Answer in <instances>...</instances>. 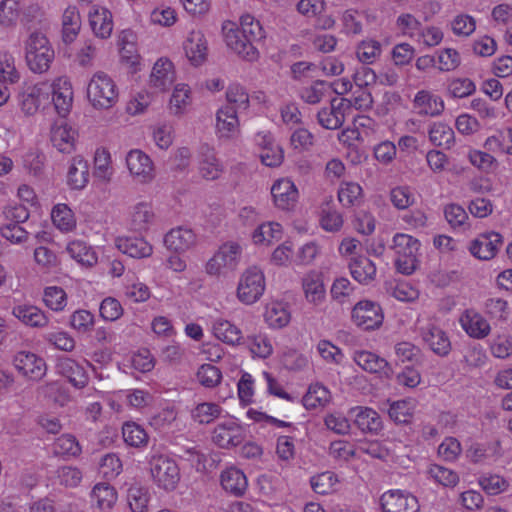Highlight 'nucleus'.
<instances>
[{"mask_svg": "<svg viewBox=\"0 0 512 512\" xmlns=\"http://www.w3.org/2000/svg\"><path fill=\"white\" fill-rule=\"evenodd\" d=\"M502 245V236L496 232H487L480 234L475 238L470 246L471 254L480 260L492 259Z\"/></svg>", "mask_w": 512, "mask_h": 512, "instance_id": "nucleus-16", "label": "nucleus"}, {"mask_svg": "<svg viewBox=\"0 0 512 512\" xmlns=\"http://www.w3.org/2000/svg\"><path fill=\"white\" fill-rule=\"evenodd\" d=\"M302 288L308 303L318 306L324 302L326 290L320 273L315 271L307 273L302 279Z\"/></svg>", "mask_w": 512, "mask_h": 512, "instance_id": "nucleus-29", "label": "nucleus"}, {"mask_svg": "<svg viewBox=\"0 0 512 512\" xmlns=\"http://www.w3.org/2000/svg\"><path fill=\"white\" fill-rule=\"evenodd\" d=\"M414 108L421 116H438L444 110L443 99L429 91H419L414 98Z\"/></svg>", "mask_w": 512, "mask_h": 512, "instance_id": "nucleus-33", "label": "nucleus"}, {"mask_svg": "<svg viewBox=\"0 0 512 512\" xmlns=\"http://www.w3.org/2000/svg\"><path fill=\"white\" fill-rule=\"evenodd\" d=\"M271 194L274 205L287 211L294 209L299 198L298 189L289 178L277 179L271 187Z\"/></svg>", "mask_w": 512, "mask_h": 512, "instance_id": "nucleus-13", "label": "nucleus"}, {"mask_svg": "<svg viewBox=\"0 0 512 512\" xmlns=\"http://www.w3.org/2000/svg\"><path fill=\"white\" fill-rule=\"evenodd\" d=\"M150 501L148 487L134 484L127 491V502L132 512H147Z\"/></svg>", "mask_w": 512, "mask_h": 512, "instance_id": "nucleus-49", "label": "nucleus"}, {"mask_svg": "<svg viewBox=\"0 0 512 512\" xmlns=\"http://www.w3.org/2000/svg\"><path fill=\"white\" fill-rule=\"evenodd\" d=\"M354 362L364 371L372 374H378L380 377L390 379L393 375V369L388 361L376 353L360 350L353 354Z\"/></svg>", "mask_w": 512, "mask_h": 512, "instance_id": "nucleus-15", "label": "nucleus"}, {"mask_svg": "<svg viewBox=\"0 0 512 512\" xmlns=\"http://www.w3.org/2000/svg\"><path fill=\"white\" fill-rule=\"evenodd\" d=\"M239 29L252 45L264 38V30L260 22L250 14L241 16Z\"/></svg>", "mask_w": 512, "mask_h": 512, "instance_id": "nucleus-56", "label": "nucleus"}, {"mask_svg": "<svg viewBox=\"0 0 512 512\" xmlns=\"http://www.w3.org/2000/svg\"><path fill=\"white\" fill-rule=\"evenodd\" d=\"M245 430L235 418H228L214 428L213 442L221 448H230L243 442Z\"/></svg>", "mask_w": 512, "mask_h": 512, "instance_id": "nucleus-9", "label": "nucleus"}, {"mask_svg": "<svg viewBox=\"0 0 512 512\" xmlns=\"http://www.w3.org/2000/svg\"><path fill=\"white\" fill-rule=\"evenodd\" d=\"M115 174L112 156L105 147H98L93 158V176L101 184H109Z\"/></svg>", "mask_w": 512, "mask_h": 512, "instance_id": "nucleus-25", "label": "nucleus"}, {"mask_svg": "<svg viewBox=\"0 0 512 512\" xmlns=\"http://www.w3.org/2000/svg\"><path fill=\"white\" fill-rule=\"evenodd\" d=\"M89 23L93 33L101 38L110 37L113 30V21L111 12L99 6H93L89 12Z\"/></svg>", "mask_w": 512, "mask_h": 512, "instance_id": "nucleus-34", "label": "nucleus"}, {"mask_svg": "<svg viewBox=\"0 0 512 512\" xmlns=\"http://www.w3.org/2000/svg\"><path fill=\"white\" fill-rule=\"evenodd\" d=\"M67 253L71 258L75 259L78 263L85 266H92L97 262L95 252L85 242L75 240L67 245Z\"/></svg>", "mask_w": 512, "mask_h": 512, "instance_id": "nucleus-51", "label": "nucleus"}, {"mask_svg": "<svg viewBox=\"0 0 512 512\" xmlns=\"http://www.w3.org/2000/svg\"><path fill=\"white\" fill-rule=\"evenodd\" d=\"M427 474L431 480L443 487L453 488L459 482V476L454 470L438 464H431Z\"/></svg>", "mask_w": 512, "mask_h": 512, "instance_id": "nucleus-53", "label": "nucleus"}, {"mask_svg": "<svg viewBox=\"0 0 512 512\" xmlns=\"http://www.w3.org/2000/svg\"><path fill=\"white\" fill-rule=\"evenodd\" d=\"M134 275L127 274L125 276L124 295L127 299L134 303L145 302L150 298L151 292L149 287L134 279Z\"/></svg>", "mask_w": 512, "mask_h": 512, "instance_id": "nucleus-50", "label": "nucleus"}, {"mask_svg": "<svg viewBox=\"0 0 512 512\" xmlns=\"http://www.w3.org/2000/svg\"><path fill=\"white\" fill-rule=\"evenodd\" d=\"M196 243V234L192 229L186 227L173 228L164 237V244L167 249L177 253L190 250Z\"/></svg>", "mask_w": 512, "mask_h": 512, "instance_id": "nucleus-19", "label": "nucleus"}, {"mask_svg": "<svg viewBox=\"0 0 512 512\" xmlns=\"http://www.w3.org/2000/svg\"><path fill=\"white\" fill-rule=\"evenodd\" d=\"M176 80L173 63L167 58L158 59L150 75V85L158 91H166Z\"/></svg>", "mask_w": 512, "mask_h": 512, "instance_id": "nucleus-22", "label": "nucleus"}, {"mask_svg": "<svg viewBox=\"0 0 512 512\" xmlns=\"http://www.w3.org/2000/svg\"><path fill=\"white\" fill-rule=\"evenodd\" d=\"M349 269L352 277L360 284H369L376 277L375 264L365 256H357L351 259Z\"/></svg>", "mask_w": 512, "mask_h": 512, "instance_id": "nucleus-38", "label": "nucleus"}, {"mask_svg": "<svg viewBox=\"0 0 512 512\" xmlns=\"http://www.w3.org/2000/svg\"><path fill=\"white\" fill-rule=\"evenodd\" d=\"M43 301L52 311L60 312L67 305V295L61 287L49 286L44 290Z\"/></svg>", "mask_w": 512, "mask_h": 512, "instance_id": "nucleus-58", "label": "nucleus"}, {"mask_svg": "<svg viewBox=\"0 0 512 512\" xmlns=\"http://www.w3.org/2000/svg\"><path fill=\"white\" fill-rule=\"evenodd\" d=\"M51 218L54 226L62 232H70L76 227L75 215L66 204L55 205L51 212Z\"/></svg>", "mask_w": 512, "mask_h": 512, "instance_id": "nucleus-48", "label": "nucleus"}, {"mask_svg": "<svg viewBox=\"0 0 512 512\" xmlns=\"http://www.w3.org/2000/svg\"><path fill=\"white\" fill-rule=\"evenodd\" d=\"M223 30L225 43L230 50L247 61H255L258 58L257 48L252 45L247 37L243 36L239 28L231 25L230 28L224 26Z\"/></svg>", "mask_w": 512, "mask_h": 512, "instance_id": "nucleus-10", "label": "nucleus"}, {"mask_svg": "<svg viewBox=\"0 0 512 512\" xmlns=\"http://www.w3.org/2000/svg\"><path fill=\"white\" fill-rule=\"evenodd\" d=\"M352 321L364 330L378 328L384 319L381 307L369 300L359 301L352 309Z\"/></svg>", "mask_w": 512, "mask_h": 512, "instance_id": "nucleus-8", "label": "nucleus"}, {"mask_svg": "<svg viewBox=\"0 0 512 512\" xmlns=\"http://www.w3.org/2000/svg\"><path fill=\"white\" fill-rule=\"evenodd\" d=\"M222 412V408L212 402H204L198 404L192 411L193 419L200 424H209L218 418Z\"/></svg>", "mask_w": 512, "mask_h": 512, "instance_id": "nucleus-60", "label": "nucleus"}, {"mask_svg": "<svg viewBox=\"0 0 512 512\" xmlns=\"http://www.w3.org/2000/svg\"><path fill=\"white\" fill-rule=\"evenodd\" d=\"M355 413V423L359 429L368 432H377L382 427L379 414L368 407H356L352 410Z\"/></svg>", "mask_w": 512, "mask_h": 512, "instance_id": "nucleus-44", "label": "nucleus"}, {"mask_svg": "<svg viewBox=\"0 0 512 512\" xmlns=\"http://www.w3.org/2000/svg\"><path fill=\"white\" fill-rule=\"evenodd\" d=\"M89 182L88 162L81 155L72 157L67 171V184L71 189H84Z\"/></svg>", "mask_w": 512, "mask_h": 512, "instance_id": "nucleus-32", "label": "nucleus"}, {"mask_svg": "<svg viewBox=\"0 0 512 512\" xmlns=\"http://www.w3.org/2000/svg\"><path fill=\"white\" fill-rule=\"evenodd\" d=\"M382 54V44L373 38H366L356 46L357 59L366 65L376 62Z\"/></svg>", "mask_w": 512, "mask_h": 512, "instance_id": "nucleus-47", "label": "nucleus"}, {"mask_svg": "<svg viewBox=\"0 0 512 512\" xmlns=\"http://www.w3.org/2000/svg\"><path fill=\"white\" fill-rule=\"evenodd\" d=\"M463 330L475 339H483L490 334L491 327L488 321L473 309L466 310L460 317Z\"/></svg>", "mask_w": 512, "mask_h": 512, "instance_id": "nucleus-23", "label": "nucleus"}, {"mask_svg": "<svg viewBox=\"0 0 512 512\" xmlns=\"http://www.w3.org/2000/svg\"><path fill=\"white\" fill-rule=\"evenodd\" d=\"M392 249L396 255L397 270L406 275L413 273L418 262L419 240L411 235L398 233L393 237Z\"/></svg>", "mask_w": 512, "mask_h": 512, "instance_id": "nucleus-5", "label": "nucleus"}, {"mask_svg": "<svg viewBox=\"0 0 512 512\" xmlns=\"http://www.w3.org/2000/svg\"><path fill=\"white\" fill-rule=\"evenodd\" d=\"M25 58L31 71L43 73L48 70L54 59V50L44 34L33 32L29 35L25 42Z\"/></svg>", "mask_w": 512, "mask_h": 512, "instance_id": "nucleus-2", "label": "nucleus"}, {"mask_svg": "<svg viewBox=\"0 0 512 512\" xmlns=\"http://www.w3.org/2000/svg\"><path fill=\"white\" fill-rule=\"evenodd\" d=\"M264 319L269 327L279 329L288 325L291 315L284 303L272 302L266 306Z\"/></svg>", "mask_w": 512, "mask_h": 512, "instance_id": "nucleus-43", "label": "nucleus"}, {"mask_svg": "<svg viewBox=\"0 0 512 512\" xmlns=\"http://www.w3.org/2000/svg\"><path fill=\"white\" fill-rule=\"evenodd\" d=\"M191 91L186 84H177L170 99V110L173 114H182L191 103Z\"/></svg>", "mask_w": 512, "mask_h": 512, "instance_id": "nucleus-57", "label": "nucleus"}, {"mask_svg": "<svg viewBox=\"0 0 512 512\" xmlns=\"http://www.w3.org/2000/svg\"><path fill=\"white\" fill-rule=\"evenodd\" d=\"M50 86L40 82L27 87L20 95L21 110L28 116L34 115L42 104L49 101Z\"/></svg>", "mask_w": 512, "mask_h": 512, "instance_id": "nucleus-14", "label": "nucleus"}, {"mask_svg": "<svg viewBox=\"0 0 512 512\" xmlns=\"http://www.w3.org/2000/svg\"><path fill=\"white\" fill-rule=\"evenodd\" d=\"M430 142L438 147L450 149L455 141L453 129L444 122H433L428 129Z\"/></svg>", "mask_w": 512, "mask_h": 512, "instance_id": "nucleus-42", "label": "nucleus"}, {"mask_svg": "<svg viewBox=\"0 0 512 512\" xmlns=\"http://www.w3.org/2000/svg\"><path fill=\"white\" fill-rule=\"evenodd\" d=\"M282 237V226L277 222H264L252 233V241L255 245L269 246Z\"/></svg>", "mask_w": 512, "mask_h": 512, "instance_id": "nucleus-41", "label": "nucleus"}, {"mask_svg": "<svg viewBox=\"0 0 512 512\" xmlns=\"http://www.w3.org/2000/svg\"><path fill=\"white\" fill-rule=\"evenodd\" d=\"M242 247L239 243L229 241L222 244L205 264L209 276H226L234 271L241 259Z\"/></svg>", "mask_w": 512, "mask_h": 512, "instance_id": "nucleus-3", "label": "nucleus"}, {"mask_svg": "<svg viewBox=\"0 0 512 512\" xmlns=\"http://www.w3.org/2000/svg\"><path fill=\"white\" fill-rule=\"evenodd\" d=\"M331 400L330 391L320 383L311 384L303 397V405L306 409H317L326 406Z\"/></svg>", "mask_w": 512, "mask_h": 512, "instance_id": "nucleus-46", "label": "nucleus"}, {"mask_svg": "<svg viewBox=\"0 0 512 512\" xmlns=\"http://www.w3.org/2000/svg\"><path fill=\"white\" fill-rule=\"evenodd\" d=\"M422 338L429 348L439 356H446L451 350V342L446 332L434 323L422 327Z\"/></svg>", "mask_w": 512, "mask_h": 512, "instance_id": "nucleus-21", "label": "nucleus"}, {"mask_svg": "<svg viewBox=\"0 0 512 512\" xmlns=\"http://www.w3.org/2000/svg\"><path fill=\"white\" fill-rule=\"evenodd\" d=\"M20 74L15 66V58L8 53L0 54V83L14 84L18 82Z\"/></svg>", "mask_w": 512, "mask_h": 512, "instance_id": "nucleus-61", "label": "nucleus"}, {"mask_svg": "<svg viewBox=\"0 0 512 512\" xmlns=\"http://www.w3.org/2000/svg\"><path fill=\"white\" fill-rule=\"evenodd\" d=\"M116 247L132 258H147L153 253V246L143 237H118Z\"/></svg>", "mask_w": 512, "mask_h": 512, "instance_id": "nucleus-30", "label": "nucleus"}, {"mask_svg": "<svg viewBox=\"0 0 512 512\" xmlns=\"http://www.w3.org/2000/svg\"><path fill=\"white\" fill-rule=\"evenodd\" d=\"M338 482L336 475L333 472L326 471L317 474L310 479V484L313 491L317 494L326 495L335 490Z\"/></svg>", "mask_w": 512, "mask_h": 512, "instance_id": "nucleus-62", "label": "nucleus"}, {"mask_svg": "<svg viewBox=\"0 0 512 512\" xmlns=\"http://www.w3.org/2000/svg\"><path fill=\"white\" fill-rule=\"evenodd\" d=\"M129 225L134 231H147L154 223L155 213L152 205L147 201H140L134 204L129 211Z\"/></svg>", "mask_w": 512, "mask_h": 512, "instance_id": "nucleus-26", "label": "nucleus"}, {"mask_svg": "<svg viewBox=\"0 0 512 512\" xmlns=\"http://www.w3.org/2000/svg\"><path fill=\"white\" fill-rule=\"evenodd\" d=\"M81 28V17L75 6H68L62 15V38L65 43H72Z\"/></svg>", "mask_w": 512, "mask_h": 512, "instance_id": "nucleus-39", "label": "nucleus"}, {"mask_svg": "<svg viewBox=\"0 0 512 512\" xmlns=\"http://www.w3.org/2000/svg\"><path fill=\"white\" fill-rule=\"evenodd\" d=\"M198 172L200 176L209 181L217 180L224 172L221 160L216 156L213 148L203 146L198 160Z\"/></svg>", "mask_w": 512, "mask_h": 512, "instance_id": "nucleus-20", "label": "nucleus"}, {"mask_svg": "<svg viewBox=\"0 0 512 512\" xmlns=\"http://www.w3.org/2000/svg\"><path fill=\"white\" fill-rule=\"evenodd\" d=\"M329 85L324 81H315L310 86L303 87L300 91L301 99L308 104H317L329 91Z\"/></svg>", "mask_w": 512, "mask_h": 512, "instance_id": "nucleus-64", "label": "nucleus"}, {"mask_svg": "<svg viewBox=\"0 0 512 512\" xmlns=\"http://www.w3.org/2000/svg\"><path fill=\"white\" fill-rule=\"evenodd\" d=\"M92 502L102 511H109L117 501L116 490L107 483H98L91 493Z\"/></svg>", "mask_w": 512, "mask_h": 512, "instance_id": "nucleus-45", "label": "nucleus"}, {"mask_svg": "<svg viewBox=\"0 0 512 512\" xmlns=\"http://www.w3.org/2000/svg\"><path fill=\"white\" fill-rule=\"evenodd\" d=\"M12 314L24 325L33 328H45L50 322L49 317L44 311L31 304H19L14 306Z\"/></svg>", "mask_w": 512, "mask_h": 512, "instance_id": "nucleus-27", "label": "nucleus"}, {"mask_svg": "<svg viewBox=\"0 0 512 512\" xmlns=\"http://www.w3.org/2000/svg\"><path fill=\"white\" fill-rule=\"evenodd\" d=\"M362 196V187L356 182H343L338 190V200L344 207L359 205Z\"/></svg>", "mask_w": 512, "mask_h": 512, "instance_id": "nucleus-54", "label": "nucleus"}, {"mask_svg": "<svg viewBox=\"0 0 512 512\" xmlns=\"http://www.w3.org/2000/svg\"><path fill=\"white\" fill-rule=\"evenodd\" d=\"M49 86L56 111L61 116L67 115L73 103V89L70 80L66 77H59Z\"/></svg>", "mask_w": 512, "mask_h": 512, "instance_id": "nucleus-17", "label": "nucleus"}, {"mask_svg": "<svg viewBox=\"0 0 512 512\" xmlns=\"http://www.w3.org/2000/svg\"><path fill=\"white\" fill-rule=\"evenodd\" d=\"M119 92L115 81L104 72L93 74L87 85V99L93 108L109 109L118 102Z\"/></svg>", "mask_w": 512, "mask_h": 512, "instance_id": "nucleus-1", "label": "nucleus"}, {"mask_svg": "<svg viewBox=\"0 0 512 512\" xmlns=\"http://www.w3.org/2000/svg\"><path fill=\"white\" fill-rule=\"evenodd\" d=\"M484 147L494 153L512 155V128L497 130L485 140Z\"/></svg>", "mask_w": 512, "mask_h": 512, "instance_id": "nucleus-40", "label": "nucleus"}, {"mask_svg": "<svg viewBox=\"0 0 512 512\" xmlns=\"http://www.w3.org/2000/svg\"><path fill=\"white\" fill-rule=\"evenodd\" d=\"M221 485L227 492L241 496L248 487L246 475L236 467H230L221 473Z\"/></svg>", "mask_w": 512, "mask_h": 512, "instance_id": "nucleus-37", "label": "nucleus"}, {"mask_svg": "<svg viewBox=\"0 0 512 512\" xmlns=\"http://www.w3.org/2000/svg\"><path fill=\"white\" fill-rule=\"evenodd\" d=\"M82 448L75 436L63 434L58 437L53 444L54 454L66 458L78 457Z\"/></svg>", "mask_w": 512, "mask_h": 512, "instance_id": "nucleus-52", "label": "nucleus"}, {"mask_svg": "<svg viewBox=\"0 0 512 512\" xmlns=\"http://www.w3.org/2000/svg\"><path fill=\"white\" fill-rule=\"evenodd\" d=\"M13 365L19 373L30 380H40L46 373L44 360L29 351L16 353Z\"/></svg>", "mask_w": 512, "mask_h": 512, "instance_id": "nucleus-12", "label": "nucleus"}, {"mask_svg": "<svg viewBox=\"0 0 512 512\" xmlns=\"http://www.w3.org/2000/svg\"><path fill=\"white\" fill-rule=\"evenodd\" d=\"M239 114L220 107L216 113V133L221 139H233L240 132Z\"/></svg>", "mask_w": 512, "mask_h": 512, "instance_id": "nucleus-24", "label": "nucleus"}, {"mask_svg": "<svg viewBox=\"0 0 512 512\" xmlns=\"http://www.w3.org/2000/svg\"><path fill=\"white\" fill-rule=\"evenodd\" d=\"M21 10L20 0H2L0 3V24L7 27L15 24Z\"/></svg>", "mask_w": 512, "mask_h": 512, "instance_id": "nucleus-63", "label": "nucleus"}, {"mask_svg": "<svg viewBox=\"0 0 512 512\" xmlns=\"http://www.w3.org/2000/svg\"><path fill=\"white\" fill-rule=\"evenodd\" d=\"M153 483L167 492L176 489L181 475L176 461L166 455H154L149 461Z\"/></svg>", "mask_w": 512, "mask_h": 512, "instance_id": "nucleus-4", "label": "nucleus"}, {"mask_svg": "<svg viewBox=\"0 0 512 512\" xmlns=\"http://www.w3.org/2000/svg\"><path fill=\"white\" fill-rule=\"evenodd\" d=\"M176 10L166 4H160L153 8L149 15V21L153 25L171 27L177 22Z\"/></svg>", "mask_w": 512, "mask_h": 512, "instance_id": "nucleus-55", "label": "nucleus"}, {"mask_svg": "<svg viewBox=\"0 0 512 512\" xmlns=\"http://www.w3.org/2000/svg\"><path fill=\"white\" fill-rule=\"evenodd\" d=\"M55 368L58 374L67 378L69 383L77 389L84 388L89 381V376L84 367L72 358L59 357Z\"/></svg>", "mask_w": 512, "mask_h": 512, "instance_id": "nucleus-18", "label": "nucleus"}, {"mask_svg": "<svg viewBox=\"0 0 512 512\" xmlns=\"http://www.w3.org/2000/svg\"><path fill=\"white\" fill-rule=\"evenodd\" d=\"M125 443L133 447L145 446L148 442L146 431L136 423H125L122 427Z\"/></svg>", "mask_w": 512, "mask_h": 512, "instance_id": "nucleus-59", "label": "nucleus"}, {"mask_svg": "<svg viewBox=\"0 0 512 512\" xmlns=\"http://www.w3.org/2000/svg\"><path fill=\"white\" fill-rule=\"evenodd\" d=\"M211 329L213 335L225 344L235 346L242 343L243 334L241 329L227 319L215 318Z\"/></svg>", "mask_w": 512, "mask_h": 512, "instance_id": "nucleus-31", "label": "nucleus"}, {"mask_svg": "<svg viewBox=\"0 0 512 512\" xmlns=\"http://www.w3.org/2000/svg\"><path fill=\"white\" fill-rule=\"evenodd\" d=\"M130 176L140 184H149L156 177L154 163L150 156L140 149H131L125 157Z\"/></svg>", "mask_w": 512, "mask_h": 512, "instance_id": "nucleus-7", "label": "nucleus"}, {"mask_svg": "<svg viewBox=\"0 0 512 512\" xmlns=\"http://www.w3.org/2000/svg\"><path fill=\"white\" fill-rule=\"evenodd\" d=\"M76 136V131L66 123H56L51 129V142L62 153L74 151Z\"/></svg>", "mask_w": 512, "mask_h": 512, "instance_id": "nucleus-35", "label": "nucleus"}, {"mask_svg": "<svg viewBox=\"0 0 512 512\" xmlns=\"http://www.w3.org/2000/svg\"><path fill=\"white\" fill-rule=\"evenodd\" d=\"M383 512H418V500L401 490H389L380 499Z\"/></svg>", "mask_w": 512, "mask_h": 512, "instance_id": "nucleus-11", "label": "nucleus"}, {"mask_svg": "<svg viewBox=\"0 0 512 512\" xmlns=\"http://www.w3.org/2000/svg\"><path fill=\"white\" fill-rule=\"evenodd\" d=\"M265 291V276L257 266L248 267L241 274L237 285V298L246 305L257 302Z\"/></svg>", "mask_w": 512, "mask_h": 512, "instance_id": "nucleus-6", "label": "nucleus"}, {"mask_svg": "<svg viewBox=\"0 0 512 512\" xmlns=\"http://www.w3.org/2000/svg\"><path fill=\"white\" fill-rule=\"evenodd\" d=\"M184 51L189 61L198 66L202 64L207 56V42L204 34L199 30L189 32L185 42Z\"/></svg>", "mask_w": 512, "mask_h": 512, "instance_id": "nucleus-28", "label": "nucleus"}, {"mask_svg": "<svg viewBox=\"0 0 512 512\" xmlns=\"http://www.w3.org/2000/svg\"><path fill=\"white\" fill-rule=\"evenodd\" d=\"M222 107L234 110L239 115L246 113L250 108V98L246 89L240 84H230L226 90V104Z\"/></svg>", "mask_w": 512, "mask_h": 512, "instance_id": "nucleus-36", "label": "nucleus"}]
</instances>
